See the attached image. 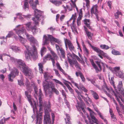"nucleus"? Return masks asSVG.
Instances as JSON below:
<instances>
[{
  "label": "nucleus",
  "mask_w": 124,
  "mask_h": 124,
  "mask_svg": "<svg viewBox=\"0 0 124 124\" xmlns=\"http://www.w3.org/2000/svg\"><path fill=\"white\" fill-rule=\"evenodd\" d=\"M20 37V41L25 46L26 49V51H24L26 58L27 59H29L31 57L34 60H36L37 59L38 56L37 49L35 46H32L33 50H32L29 46L25 44L27 42L26 40L21 36Z\"/></svg>",
  "instance_id": "obj_1"
},
{
  "label": "nucleus",
  "mask_w": 124,
  "mask_h": 124,
  "mask_svg": "<svg viewBox=\"0 0 124 124\" xmlns=\"http://www.w3.org/2000/svg\"><path fill=\"white\" fill-rule=\"evenodd\" d=\"M39 0H36L34 2L33 0H31L29 2V3L31 7L34 10L35 17L32 18V20L34 21V23L36 26V25H39V17L41 16L42 12L39 10L37 9L36 5H39Z\"/></svg>",
  "instance_id": "obj_2"
},
{
  "label": "nucleus",
  "mask_w": 124,
  "mask_h": 124,
  "mask_svg": "<svg viewBox=\"0 0 124 124\" xmlns=\"http://www.w3.org/2000/svg\"><path fill=\"white\" fill-rule=\"evenodd\" d=\"M17 65L21 70L24 74L31 79L33 77V74L31 69L27 66L24 62L21 60L17 61Z\"/></svg>",
  "instance_id": "obj_3"
},
{
  "label": "nucleus",
  "mask_w": 124,
  "mask_h": 124,
  "mask_svg": "<svg viewBox=\"0 0 124 124\" xmlns=\"http://www.w3.org/2000/svg\"><path fill=\"white\" fill-rule=\"evenodd\" d=\"M50 108V102L48 101V104L46 105L44 108L45 115L44 116V124H47L48 122L49 124H51L49 113V112L51 111Z\"/></svg>",
  "instance_id": "obj_4"
},
{
  "label": "nucleus",
  "mask_w": 124,
  "mask_h": 124,
  "mask_svg": "<svg viewBox=\"0 0 124 124\" xmlns=\"http://www.w3.org/2000/svg\"><path fill=\"white\" fill-rule=\"evenodd\" d=\"M109 69L114 73H115L117 76L122 78L124 76V74L120 70L119 67H116L113 68L111 67H109Z\"/></svg>",
  "instance_id": "obj_5"
},
{
  "label": "nucleus",
  "mask_w": 124,
  "mask_h": 124,
  "mask_svg": "<svg viewBox=\"0 0 124 124\" xmlns=\"http://www.w3.org/2000/svg\"><path fill=\"white\" fill-rule=\"evenodd\" d=\"M53 57L51 55L49 54H48L46 55L43 58V63L44 64L45 63L47 60H51L52 64L53 66H55V60H57L58 58V57L57 56V57H54L53 56Z\"/></svg>",
  "instance_id": "obj_6"
},
{
  "label": "nucleus",
  "mask_w": 124,
  "mask_h": 124,
  "mask_svg": "<svg viewBox=\"0 0 124 124\" xmlns=\"http://www.w3.org/2000/svg\"><path fill=\"white\" fill-rule=\"evenodd\" d=\"M98 6L97 4L93 5L91 8V14H94L95 15L97 19L99 21L100 14V12L98 10Z\"/></svg>",
  "instance_id": "obj_7"
},
{
  "label": "nucleus",
  "mask_w": 124,
  "mask_h": 124,
  "mask_svg": "<svg viewBox=\"0 0 124 124\" xmlns=\"http://www.w3.org/2000/svg\"><path fill=\"white\" fill-rule=\"evenodd\" d=\"M90 62L92 64V65L95 70L97 72L100 71L101 70V64L102 65V66H103V67H104V64L103 62L99 61H96V63L99 67V69H98L97 66L94 63L92 59L90 60Z\"/></svg>",
  "instance_id": "obj_8"
},
{
  "label": "nucleus",
  "mask_w": 124,
  "mask_h": 124,
  "mask_svg": "<svg viewBox=\"0 0 124 124\" xmlns=\"http://www.w3.org/2000/svg\"><path fill=\"white\" fill-rule=\"evenodd\" d=\"M14 70L12 71L10 74L8 75V79L9 80L10 82H12L13 81V79H12L11 78H15L16 75H17L19 73V71L16 68H14Z\"/></svg>",
  "instance_id": "obj_9"
},
{
  "label": "nucleus",
  "mask_w": 124,
  "mask_h": 124,
  "mask_svg": "<svg viewBox=\"0 0 124 124\" xmlns=\"http://www.w3.org/2000/svg\"><path fill=\"white\" fill-rule=\"evenodd\" d=\"M91 48L95 52L98 54V56L102 59L103 58L102 55L104 54V53L103 51L100 49L98 47L92 46L91 44H89Z\"/></svg>",
  "instance_id": "obj_10"
},
{
  "label": "nucleus",
  "mask_w": 124,
  "mask_h": 124,
  "mask_svg": "<svg viewBox=\"0 0 124 124\" xmlns=\"http://www.w3.org/2000/svg\"><path fill=\"white\" fill-rule=\"evenodd\" d=\"M25 94L27 97L28 101L30 103L31 106H33L34 108V105L35 106V107L36 108V102L34 101L31 98V96L30 95L28 94V93L27 91H25ZM33 110H34V109L33 108Z\"/></svg>",
  "instance_id": "obj_11"
},
{
  "label": "nucleus",
  "mask_w": 124,
  "mask_h": 124,
  "mask_svg": "<svg viewBox=\"0 0 124 124\" xmlns=\"http://www.w3.org/2000/svg\"><path fill=\"white\" fill-rule=\"evenodd\" d=\"M31 23L28 22L24 24L26 26V28H28L29 29L31 30L33 34L36 33V31L37 30V27L35 26H32L31 25Z\"/></svg>",
  "instance_id": "obj_12"
},
{
  "label": "nucleus",
  "mask_w": 124,
  "mask_h": 124,
  "mask_svg": "<svg viewBox=\"0 0 124 124\" xmlns=\"http://www.w3.org/2000/svg\"><path fill=\"white\" fill-rule=\"evenodd\" d=\"M43 85L45 91L46 95L48 94H49L50 97L51 98V97L52 92L50 91L48 92V93H47L46 91V90L49 87L48 82L47 81V80L46 81L45 80V81L43 82Z\"/></svg>",
  "instance_id": "obj_13"
},
{
  "label": "nucleus",
  "mask_w": 124,
  "mask_h": 124,
  "mask_svg": "<svg viewBox=\"0 0 124 124\" xmlns=\"http://www.w3.org/2000/svg\"><path fill=\"white\" fill-rule=\"evenodd\" d=\"M65 43L66 47L67 46V44L68 45L69 49L71 51V52L75 51L74 46L69 40L66 39L65 40Z\"/></svg>",
  "instance_id": "obj_14"
},
{
  "label": "nucleus",
  "mask_w": 124,
  "mask_h": 124,
  "mask_svg": "<svg viewBox=\"0 0 124 124\" xmlns=\"http://www.w3.org/2000/svg\"><path fill=\"white\" fill-rule=\"evenodd\" d=\"M110 93H111L112 95H115L116 98V99L120 105L121 107L122 108L123 110V112L124 114V106L121 103V102H120V100H119L117 97L116 96L115 94L114 91L112 89L111 87L109 88V92Z\"/></svg>",
  "instance_id": "obj_15"
},
{
  "label": "nucleus",
  "mask_w": 124,
  "mask_h": 124,
  "mask_svg": "<svg viewBox=\"0 0 124 124\" xmlns=\"http://www.w3.org/2000/svg\"><path fill=\"white\" fill-rule=\"evenodd\" d=\"M84 30L88 38L91 40L92 39V37L93 35V33H91L89 31L88 29L85 26H84Z\"/></svg>",
  "instance_id": "obj_16"
},
{
  "label": "nucleus",
  "mask_w": 124,
  "mask_h": 124,
  "mask_svg": "<svg viewBox=\"0 0 124 124\" xmlns=\"http://www.w3.org/2000/svg\"><path fill=\"white\" fill-rule=\"evenodd\" d=\"M82 9L81 8L79 10V16L77 19V23L78 26L80 25L81 24L80 20L82 19Z\"/></svg>",
  "instance_id": "obj_17"
},
{
  "label": "nucleus",
  "mask_w": 124,
  "mask_h": 124,
  "mask_svg": "<svg viewBox=\"0 0 124 124\" xmlns=\"http://www.w3.org/2000/svg\"><path fill=\"white\" fill-rule=\"evenodd\" d=\"M14 30L16 31V32L18 35L19 38L20 37V36H21V35L23 34L26 31V30L23 27L21 30L15 29Z\"/></svg>",
  "instance_id": "obj_18"
},
{
  "label": "nucleus",
  "mask_w": 124,
  "mask_h": 124,
  "mask_svg": "<svg viewBox=\"0 0 124 124\" xmlns=\"http://www.w3.org/2000/svg\"><path fill=\"white\" fill-rule=\"evenodd\" d=\"M27 38L31 42L35 44L36 43L37 41L32 35H29L27 33L26 34Z\"/></svg>",
  "instance_id": "obj_19"
},
{
  "label": "nucleus",
  "mask_w": 124,
  "mask_h": 124,
  "mask_svg": "<svg viewBox=\"0 0 124 124\" xmlns=\"http://www.w3.org/2000/svg\"><path fill=\"white\" fill-rule=\"evenodd\" d=\"M75 74L77 77H78L79 76L80 77L82 81L83 82H84L85 81V78L83 74L80 71L76 72Z\"/></svg>",
  "instance_id": "obj_20"
},
{
  "label": "nucleus",
  "mask_w": 124,
  "mask_h": 124,
  "mask_svg": "<svg viewBox=\"0 0 124 124\" xmlns=\"http://www.w3.org/2000/svg\"><path fill=\"white\" fill-rule=\"evenodd\" d=\"M122 81H119V82L118 85L117 86V87L121 93H122L124 91Z\"/></svg>",
  "instance_id": "obj_21"
},
{
  "label": "nucleus",
  "mask_w": 124,
  "mask_h": 124,
  "mask_svg": "<svg viewBox=\"0 0 124 124\" xmlns=\"http://www.w3.org/2000/svg\"><path fill=\"white\" fill-rule=\"evenodd\" d=\"M90 20L89 19H85L84 20V24L90 30L92 29V28L90 26V24L91 23Z\"/></svg>",
  "instance_id": "obj_22"
},
{
  "label": "nucleus",
  "mask_w": 124,
  "mask_h": 124,
  "mask_svg": "<svg viewBox=\"0 0 124 124\" xmlns=\"http://www.w3.org/2000/svg\"><path fill=\"white\" fill-rule=\"evenodd\" d=\"M50 1L57 6H59L62 4V1L57 0H50Z\"/></svg>",
  "instance_id": "obj_23"
},
{
  "label": "nucleus",
  "mask_w": 124,
  "mask_h": 124,
  "mask_svg": "<svg viewBox=\"0 0 124 124\" xmlns=\"http://www.w3.org/2000/svg\"><path fill=\"white\" fill-rule=\"evenodd\" d=\"M56 65L57 68L59 70L62 72L65 75H66L67 74L65 73L64 70L62 68L60 64L58 62L56 63Z\"/></svg>",
  "instance_id": "obj_24"
},
{
  "label": "nucleus",
  "mask_w": 124,
  "mask_h": 124,
  "mask_svg": "<svg viewBox=\"0 0 124 124\" xmlns=\"http://www.w3.org/2000/svg\"><path fill=\"white\" fill-rule=\"evenodd\" d=\"M86 79L88 81H90L91 83L96 87L99 89H100L99 86L96 84L95 82L96 80L95 79H90L88 78H87Z\"/></svg>",
  "instance_id": "obj_25"
},
{
  "label": "nucleus",
  "mask_w": 124,
  "mask_h": 124,
  "mask_svg": "<svg viewBox=\"0 0 124 124\" xmlns=\"http://www.w3.org/2000/svg\"><path fill=\"white\" fill-rule=\"evenodd\" d=\"M44 76L45 80L46 81L49 78L53 77V76H51L48 72H45L44 74Z\"/></svg>",
  "instance_id": "obj_26"
},
{
  "label": "nucleus",
  "mask_w": 124,
  "mask_h": 124,
  "mask_svg": "<svg viewBox=\"0 0 124 124\" xmlns=\"http://www.w3.org/2000/svg\"><path fill=\"white\" fill-rule=\"evenodd\" d=\"M75 22L73 21L72 24H71L70 25L72 31L73 32H77V27L74 23Z\"/></svg>",
  "instance_id": "obj_27"
},
{
  "label": "nucleus",
  "mask_w": 124,
  "mask_h": 124,
  "mask_svg": "<svg viewBox=\"0 0 124 124\" xmlns=\"http://www.w3.org/2000/svg\"><path fill=\"white\" fill-rule=\"evenodd\" d=\"M91 93L93 95L94 98L95 100H97L99 99V96L94 91L92 90L90 91Z\"/></svg>",
  "instance_id": "obj_28"
},
{
  "label": "nucleus",
  "mask_w": 124,
  "mask_h": 124,
  "mask_svg": "<svg viewBox=\"0 0 124 124\" xmlns=\"http://www.w3.org/2000/svg\"><path fill=\"white\" fill-rule=\"evenodd\" d=\"M66 116V119L65 118L66 124H71V122L70 121V118L69 115L67 114H65Z\"/></svg>",
  "instance_id": "obj_29"
},
{
  "label": "nucleus",
  "mask_w": 124,
  "mask_h": 124,
  "mask_svg": "<svg viewBox=\"0 0 124 124\" xmlns=\"http://www.w3.org/2000/svg\"><path fill=\"white\" fill-rule=\"evenodd\" d=\"M94 112H93V113H90V115L91 117L92 121L94 123H96V121H97V119L94 117Z\"/></svg>",
  "instance_id": "obj_30"
},
{
  "label": "nucleus",
  "mask_w": 124,
  "mask_h": 124,
  "mask_svg": "<svg viewBox=\"0 0 124 124\" xmlns=\"http://www.w3.org/2000/svg\"><path fill=\"white\" fill-rule=\"evenodd\" d=\"M25 85L26 86V88L28 90H29L30 89H31L30 82L27 79L26 80Z\"/></svg>",
  "instance_id": "obj_31"
},
{
  "label": "nucleus",
  "mask_w": 124,
  "mask_h": 124,
  "mask_svg": "<svg viewBox=\"0 0 124 124\" xmlns=\"http://www.w3.org/2000/svg\"><path fill=\"white\" fill-rule=\"evenodd\" d=\"M47 48L48 50L50 51L51 54L53 56H54L55 57H57V54L55 53L54 51L52 50L51 48L50 47L48 46L47 47Z\"/></svg>",
  "instance_id": "obj_32"
},
{
  "label": "nucleus",
  "mask_w": 124,
  "mask_h": 124,
  "mask_svg": "<svg viewBox=\"0 0 124 124\" xmlns=\"http://www.w3.org/2000/svg\"><path fill=\"white\" fill-rule=\"evenodd\" d=\"M60 51L62 57L63 58H64L65 57V53L64 49L63 48H61Z\"/></svg>",
  "instance_id": "obj_33"
},
{
  "label": "nucleus",
  "mask_w": 124,
  "mask_h": 124,
  "mask_svg": "<svg viewBox=\"0 0 124 124\" xmlns=\"http://www.w3.org/2000/svg\"><path fill=\"white\" fill-rule=\"evenodd\" d=\"M69 62L70 63V66L72 67H73V65L75 64V63H76L77 62L76 60H72L70 59H68Z\"/></svg>",
  "instance_id": "obj_34"
},
{
  "label": "nucleus",
  "mask_w": 124,
  "mask_h": 124,
  "mask_svg": "<svg viewBox=\"0 0 124 124\" xmlns=\"http://www.w3.org/2000/svg\"><path fill=\"white\" fill-rule=\"evenodd\" d=\"M52 92L55 93L56 94L58 95L59 94V91L57 90L55 88L54 86H52L51 87Z\"/></svg>",
  "instance_id": "obj_35"
},
{
  "label": "nucleus",
  "mask_w": 124,
  "mask_h": 124,
  "mask_svg": "<svg viewBox=\"0 0 124 124\" xmlns=\"http://www.w3.org/2000/svg\"><path fill=\"white\" fill-rule=\"evenodd\" d=\"M38 66H39V72L40 73H42L43 72V64L39 63L38 64Z\"/></svg>",
  "instance_id": "obj_36"
},
{
  "label": "nucleus",
  "mask_w": 124,
  "mask_h": 124,
  "mask_svg": "<svg viewBox=\"0 0 124 124\" xmlns=\"http://www.w3.org/2000/svg\"><path fill=\"white\" fill-rule=\"evenodd\" d=\"M114 77H112L111 78V79L110 80V83L112 85L115 89H116V87L115 84V82L114 81Z\"/></svg>",
  "instance_id": "obj_37"
},
{
  "label": "nucleus",
  "mask_w": 124,
  "mask_h": 124,
  "mask_svg": "<svg viewBox=\"0 0 124 124\" xmlns=\"http://www.w3.org/2000/svg\"><path fill=\"white\" fill-rule=\"evenodd\" d=\"M122 15V14L121 12L117 10V12L114 14V16L117 19L119 18V15Z\"/></svg>",
  "instance_id": "obj_38"
},
{
  "label": "nucleus",
  "mask_w": 124,
  "mask_h": 124,
  "mask_svg": "<svg viewBox=\"0 0 124 124\" xmlns=\"http://www.w3.org/2000/svg\"><path fill=\"white\" fill-rule=\"evenodd\" d=\"M46 48L45 46H43L41 48L40 53L42 56H43L44 53L46 52Z\"/></svg>",
  "instance_id": "obj_39"
},
{
  "label": "nucleus",
  "mask_w": 124,
  "mask_h": 124,
  "mask_svg": "<svg viewBox=\"0 0 124 124\" xmlns=\"http://www.w3.org/2000/svg\"><path fill=\"white\" fill-rule=\"evenodd\" d=\"M39 100L41 102V101L42 100V97L43 96V94L42 92V91L41 89H39Z\"/></svg>",
  "instance_id": "obj_40"
},
{
  "label": "nucleus",
  "mask_w": 124,
  "mask_h": 124,
  "mask_svg": "<svg viewBox=\"0 0 124 124\" xmlns=\"http://www.w3.org/2000/svg\"><path fill=\"white\" fill-rule=\"evenodd\" d=\"M44 38L45 39V40L44 42L43 45H45L48 44V43H47V42L48 41H49V39L48 37L46 35L44 36Z\"/></svg>",
  "instance_id": "obj_41"
},
{
  "label": "nucleus",
  "mask_w": 124,
  "mask_h": 124,
  "mask_svg": "<svg viewBox=\"0 0 124 124\" xmlns=\"http://www.w3.org/2000/svg\"><path fill=\"white\" fill-rule=\"evenodd\" d=\"M44 38L45 39V40L44 42L43 45H45L48 44V43H47V42L48 41H49V39L48 37L46 35L44 36Z\"/></svg>",
  "instance_id": "obj_42"
},
{
  "label": "nucleus",
  "mask_w": 124,
  "mask_h": 124,
  "mask_svg": "<svg viewBox=\"0 0 124 124\" xmlns=\"http://www.w3.org/2000/svg\"><path fill=\"white\" fill-rule=\"evenodd\" d=\"M112 53L114 55H120L121 53L118 51L113 50L112 51Z\"/></svg>",
  "instance_id": "obj_43"
},
{
  "label": "nucleus",
  "mask_w": 124,
  "mask_h": 124,
  "mask_svg": "<svg viewBox=\"0 0 124 124\" xmlns=\"http://www.w3.org/2000/svg\"><path fill=\"white\" fill-rule=\"evenodd\" d=\"M53 41L55 43H57L59 44H60L61 43V41L58 39H57L55 38H54Z\"/></svg>",
  "instance_id": "obj_44"
},
{
  "label": "nucleus",
  "mask_w": 124,
  "mask_h": 124,
  "mask_svg": "<svg viewBox=\"0 0 124 124\" xmlns=\"http://www.w3.org/2000/svg\"><path fill=\"white\" fill-rule=\"evenodd\" d=\"M100 47L102 49H108V47L105 45H102L100 46Z\"/></svg>",
  "instance_id": "obj_45"
},
{
  "label": "nucleus",
  "mask_w": 124,
  "mask_h": 124,
  "mask_svg": "<svg viewBox=\"0 0 124 124\" xmlns=\"http://www.w3.org/2000/svg\"><path fill=\"white\" fill-rule=\"evenodd\" d=\"M102 89L106 93H107V92L105 91L106 90H108V88L105 84H104V85L103 86Z\"/></svg>",
  "instance_id": "obj_46"
},
{
  "label": "nucleus",
  "mask_w": 124,
  "mask_h": 124,
  "mask_svg": "<svg viewBox=\"0 0 124 124\" xmlns=\"http://www.w3.org/2000/svg\"><path fill=\"white\" fill-rule=\"evenodd\" d=\"M72 57H74L76 58L78 61H80L81 60V59L77 55L73 53H72Z\"/></svg>",
  "instance_id": "obj_47"
},
{
  "label": "nucleus",
  "mask_w": 124,
  "mask_h": 124,
  "mask_svg": "<svg viewBox=\"0 0 124 124\" xmlns=\"http://www.w3.org/2000/svg\"><path fill=\"white\" fill-rule=\"evenodd\" d=\"M24 8L25 10L27 9H28L29 6L28 2H24Z\"/></svg>",
  "instance_id": "obj_48"
},
{
  "label": "nucleus",
  "mask_w": 124,
  "mask_h": 124,
  "mask_svg": "<svg viewBox=\"0 0 124 124\" xmlns=\"http://www.w3.org/2000/svg\"><path fill=\"white\" fill-rule=\"evenodd\" d=\"M53 80L56 83L59 84L62 86H63V84L58 80L55 79H53Z\"/></svg>",
  "instance_id": "obj_49"
},
{
  "label": "nucleus",
  "mask_w": 124,
  "mask_h": 124,
  "mask_svg": "<svg viewBox=\"0 0 124 124\" xmlns=\"http://www.w3.org/2000/svg\"><path fill=\"white\" fill-rule=\"evenodd\" d=\"M77 18V15L76 13H75L72 16V17L70 18H71V20L72 19L73 20V21L75 22L76 19Z\"/></svg>",
  "instance_id": "obj_50"
},
{
  "label": "nucleus",
  "mask_w": 124,
  "mask_h": 124,
  "mask_svg": "<svg viewBox=\"0 0 124 124\" xmlns=\"http://www.w3.org/2000/svg\"><path fill=\"white\" fill-rule=\"evenodd\" d=\"M77 94L78 95L77 96L78 98L80 101H82V99L81 98V97L82 98L83 96L81 94V93H79Z\"/></svg>",
  "instance_id": "obj_51"
},
{
  "label": "nucleus",
  "mask_w": 124,
  "mask_h": 124,
  "mask_svg": "<svg viewBox=\"0 0 124 124\" xmlns=\"http://www.w3.org/2000/svg\"><path fill=\"white\" fill-rule=\"evenodd\" d=\"M75 67L77 68H78L80 70L81 69V68H80V66L79 65L77 61L76 62V63H75Z\"/></svg>",
  "instance_id": "obj_52"
},
{
  "label": "nucleus",
  "mask_w": 124,
  "mask_h": 124,
  "mask_svg": "<svg viewBox=\"0 0 124 124\" xmlns=\"http://www.w3.org/2000/svg\"><path fill=\"white\" fill-rule=\"evenodd\" d=\"M75 67L77 68H78L80 70L81 69V68H80V66L79 65L77 61L76 62V63H75Z\"/></svg>",
  "instance_id": "obj_53"
},
{
  "label": "nucleus",
  "mask_w": 124,
  "mask_h": 124,
  "mask_svg": "<svg viewBox=\"0 0 124 124\" xmlns=\"http://www.w3.org/2000/svg\"><path fill=\"white\" fill-rule=\"evenodd\" d=\"M75 67L77 68H78L80 70L81 69V68H80V66L79 65L77 61L76 62V63H75Z\"/></svg>",
  "instance_id": "obj_54"
},
{
  "label": "nucleus",
  "mask_w": 124,
  "mask_h": 124,
  "mask_svg": "<svg viewBox=\"0 0 124 124\" xmlns=\"http://www.w3.org/2000/svg\"><path fill=\"white\" fill-rule=\"evenodd\" d=\"M13 33L12 31L9 32L8 35L6 36V38H10L11 37V36L13 35Z\"/></svg>",
  "instance_id": "obj_55"
},
{
  "label": "nucleus",
  "mask_w": 124,
  "mask_h": 124,
  "mask_svg": "<svg viewBox=\"0 0 124 124\" xmlns=\"http://www.w3.org/2000/svg\"><path fill=\"white\" fill-rule=\"evenodd\" d=\"M84 49L85 52L87 54H89L88 51L85 46H84Z\"/></svg>",
  "instance_id": "obj_56"
},
{
  "label": "nucleus",
  "mask_w": 124,
  "mask_h": 124,
  "mask_svg": "<svg viewBox=\"0 0 124 124\" xmlns=\"http://www.w3.org/2000/svg\"><path fill=\"white\" fill-rule=\"evenodd\" d=\"M54 70L55 72V73L56 75L58 77H60V75L58 71L56 69H54Z\"/></svg>",
  "instance_id": "obj_57"
},
{
  "label": "nucleus",
  "mask_w": 124,
  "mask_h": 124,
  "mask_svg": "<svg viewBox=\"0 0 124 124\" xmlns=\"http://www.w3.org/2000/svg\"><path fill=\"white\" fill-rule=\"evenodd\" d=\"M18 84L19 85L21 86L22 85H23L24 86V83L21 80H18Z\"/></svg>",
  "instance_id": "obj_58"
},
{
  "label": "nucleus",
  "mask_w": 124,
  "mask_h": 124,
  "mask_svg": "<svg viewBox=\"0 0 124 124\" xmlns=\"http://www.w3.org/2000/svg\"><path fill=\"white\" fill-rule=\"evenodd\" d=\"M96 111L97 112L98 115L102 119H104V118L103 116L101 115V113L97 109L96 110Z\"/></svg>",
  "instance_id": "obj_59"
},
{
  "label": "nucleus",
  "mask_w": 124,
  "mask_h": 124,
  "mask_svg": "<svg viewBox=\"0 0 124 124\" xmlns=\"http://www.w3.org/2000/svg\"><path fill=\"white\" fill-rule=\"evenodd\" d=\"M72 83L74 85H75L78 89H79V85L78 84L75 82H74V81H72Z\"/></svg>",
  "instance_id": "obj_60"
},
{
  "label": "nucleus",
  "mask_w": 124,
  "mask_h": 124,
  "mask_svg": "<svg viewBox=\"0 0 124 124\" xmlns=\"http://www.w3.org/2000/svg\"><path fill=\"white\" fill-rule=\"evenodd\" d=\"M111 119L112 121L114 122H116L117 121V119L116 118L115 116V115L111 116Z\"/></svg>",
  "instance_id": "obj_61"
},
{
  "label": "nucleus",
  "mask_w": 124,
  "mask_h": 124,
  "mask_svg": "<svg viewBox=\"0 0 124 124\" xmlns=\"http://www.w3.org/2000/svg\"><path fill=\"white\" fill-rule=\"evenodd\" d=\"M48 38L49 39L52 41H53V39H54V37L52 35H48Z\"/></svg>",
  "instance_id": "obj_62"
},
{
  "label": "nucleus",
  "mask_w": 124,
  "mask_h": 124,
  "mask_svg": "<svg viewBox=\"0 0 124 124\" xmlns=\"http://www.w3.org/2000/svg\"><path fill=\"white\" fill-rule=\"evenodd\" d=\"M109 112L111 117L112 116H113L115 115L113 111L111 109H110Z\"/></svg>",
  "instance_id": "obj_63"
},
{
  "label": "nucleus",
  "mask_w": 124,
  "mask_h": 124,
  "mask_svg": "<svg viewBox=\"0 0 124 124\" xmlns=\"http://www.w3.org/2000/svg\"><path fill=\"white\" fill-rule=\"evenodd\" d=\"M66 7L67 9L69 10V11H71L72 10V8L71 7H70V6L67 5Z\"/></svg>",
  "instance_id": "obj_64"
}]
</instances>
